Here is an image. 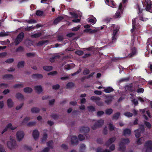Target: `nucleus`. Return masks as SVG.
<instances>
[{"label":"nucleus","mask_w":152,"mask_h":152,"mask_svg":"<svg viewBox=\"0 0 152 152\" xmlns=\"http://www.w3.org/2000/svg\"><path fill=\"white\" fill-rule=\"evenodd\" d=\"M88 22L92 24H95L96 22V19L95 18H88L87 19Z\"/></svg>","instance_id":"nucleus-26"},{"label":"nucleus","mask_w":152,"mask_h":152,"mask_svg":"<svg viewBox=\"0 0 152 152\" xmlns=\"http://www.w3.org/2000/svg\"><path fill=\"white\" fill-rule=\"evenodd\" d=\"M42 34L41 33L39 32L36 33L32 35L31 36L32 38H37L39 37Z\"/></svg>","instance_id":"nucleus-35"},{"label":"nucleus","mask_w":152,"mask_h":152,"mask_svg":"<svg viewBox=\"0 0 152 152\" xmlns=\"http://www.w3.org/2000/svg\"><path fill=\"white\" fill-rule=\"evenodd\" d=\"M7 106L9 108H12L14 106V102L11 98H9L7 99Z\"/></svg>","instance_id":"nucleus-14"},{"label":"nucleus","mask_w":152,"mask_h":152,"mask_svg":"<svg viewBox=\"0 0 152 152\" xmlns=\"http://www.w3.org/2000/svg\"><path fill=\"white\" fill-rule=\"evenodd\" d=\"M113 110L111 109H109L106 110L105 111L107 115H110L113 113Z\"/></svg>","instance_id":"nucleus-41"},{"label":"nucleus","mask_w":152,"mask_h":152,"mask_svg":"<svg viewBox=\"0 0 152 152\" xmlns=\"http://www.w3.org/2000/svg\"><path fill=\"white\" fill-rule=\"evenodd\" d=\"M89 131V129L87 127H82L80 128V133L83 134H85L87 133Z\"/></svg>","instance_id":"nucleus-15"},{"label":"nucleus","mask_w":152,"mask_h":152,"mask_svg":"<svg viewBox=\"0 0 152 152\" xmlns=\"http://www.w3.org/2000/svg\"><path fill=\"white\" fill-rule=\"evenodd\" d=\"M32 135L34 138L35 140L37 139L39 137V133L38 131L37 130H34L32 133Z\"/></svg>","instance_id":"nucleus-16"},{"label":"nucleus","mask_w":152,"mask_h":152,"mask_svg":"<svg viewBox=\"0 0 152 152\" xmlns=\"http://www.w3.org/2000/svg\"><path fill=\"white\" fill-rule=\"evenodd\" d=\"M116 138L115 137L110 138L105 143V145L107 146H108L114 142Z\"/></svg>","instance_id":"nucleus-12"},{"label":"nucleus","mask_w":152,"mask_h":152,"mask_svg":"<svg viewBox=\"0 0 152 152\" xmlns=\"http://www.w3.org/2000/svg\"><path fill=\"white\" fill-rule=\"evenodd\" d=\"M24 49L23 47L20 46L16 49V52H20L23 51Z\"/></svg>","instance_id":"nucleus-52"},{"label":"nucleus","mask_w":152,"mask_h":152,"mask_svg":"<svg viewBox=\"0 0 152 152\" xmlns=\"http://www.w3.org/2000/svg\"><path fill=\"white\" fill-rule=\"evenodd\" d=\"M79 139L80 141H82L84 140L85 138V137L82 135L80 134L78 136Z\"/></svg>","instance_id":"nucleus-55"},{"label":"nucleus","mask_w":152,"mask_h":152,"mask_svg":"<svg viewBox=\"0 0 152 152\" xmlns=\"http://www.w3.org/2000/svg\"><path fill=\"white\" fill-rule=\"evenodd\" d=\"M112 101V97L110 96H106V100L105 102L107 104H109Z\"/></svg>","instance_id":"nucleus-22"},{"label":"nucleus","mask_w":152,"mask_h":152,"mask_svg":"<svg viewBox=\"0 0 152 152\" xmlns=\"http://www.w3.org/2000/svg\"><path fill=\"white\" fill-rule=\"evenodd\" d=\"M85 32L89 33L90 34H92V29L91 28H88L85 29L84 30Z\"/></svg>","instance_id":"nucleus-62"},{"label":"nucleus","mask_w":152,"mask_h":152,"mask_svg":"<svg viewBox=\"0 0 152 152\" xmlns=\"http://www.w3.org/2000/svg\"><path fill=\"white\" fill-rule=\"evenodd\" d=\"M131 52L129 55L128 56L129 57H132L135 55L137 53V51L136 49L135 48H133L131 49Z\"/></svg>","instance_id":"nucleus-18"},{"label":"nucleus","mask_w":152,"mask_h":152,"mask_svg":"<svg viewBox=\"0 0 152 152\" xmlns=\"http://www.w3.org/2000/svg\"><path fill=\"white\" fill-rule=\"evenodd\" d=\"M74 65L73 64H71L70 65H68L67 66H64L65 69L67 70H69L71 69L72 67H74Z\"/></svg>","instance_id":"nucleus-37"},{"label":"nucleus","mask_w":152,"mask_h":152,"mask_svg":"<svg viewBox=\"0 0 152 152\" xmlns=\"http://www.w3.org/2000/svg\"><path fill=\"white\" fill-rule=\"evenodd\" d=\"M139 19L140 20L143 21H146L148 20L147 18H143V15H139Z\"/></svg>","instance_id":"nucleus-48"},{"label":"nucleus","mask_w":152,"mask_h":152,"mask_svg":"<svg viewBox=\"0 0 152 152\" xmlns=\"http://www.w3.org/2000/svg\"><path fill=\"white\" fill-rule=\"evenodd\" d=\"M36 124V121L30 122L27 124V125L29 126H32L35 125Z\"/></svg>","instance_id":"nucleus-50"},{"label":"nucleus","mask_w":152,"mask_h":152,"mask_svg":"<svg viewBox=\"0 0 152 152\" xmlns=\"http://www.w3.org/2000/svg\"><path fill=\"white\" fill-rule=\"evenodd\" d=\"M63 18L62 17L59 16L56 18L54 20V23L55 24H57Z\"/></svg>","instance_id":"nucleus-30"},{"label":"nucleus","mask_w":152,"mask_h":152,"mask_svg":"<svg viewBox=\"0 0 152 152\" xmlns=\"http://www.w3.org/2000/svg\"><path fill=\"white\" fill-rule=\"evenodd\" d=\"M131 134V131L129 129H126L124 131V134L126 136H128Z\"/></svg>","instance_id":"nucleus-27"},{"label":"nucleus","mask_w":152,"mask_h":152,"mask_svg":"<svg viewBox=\"0 0 152 152\" xmlns=\"http://www.w3.org/2000/svg\"><path fill=\"white\" fill-rule=\"evenodd\" d=\"M86 145L83 144H81L80 146V150L81 151H83L86 149Z\"/></svg>","instance_id":"nucleus-56"},{"label":"nucleus","mask_w":152,"mask_h":152,"mask_svg":"<svg viewBox=\"0 0 152 152\" xmlns=\"http://www.w3.org/2000/svg\"><path fill=\"white\" fill-rule=\"evenodd\" d=\"M0 152H6L3 145L0 144Z\"/></svg>","instance_id":"nucleus-54"},{"label":"nucleus","mask_w":152,"mask_h":152,"mask_svg":"<svg viewBox=\"0 0 152 152\" xmlns=\"http://www.w3.org/2000/svg\"><path fill=\"white\" fill-rule=\"evenodd\" d=\"M25 135L24 132L21 130L17 131L16 134V139L18 141L20 142L23 138Z\"/></svg>","instance_id":"nucleus-5"},{"label":"nucleus","mask_w":152,"mask_h":152,"mask_svg":"<svg viewBox=\"0 0 152 152\" xmlns=\"http://www.w3.org/2000/svg\"><path fill=\"white\" fill-rule=\"evenodd\" d=\"M24 92L26 93H31L33 91L32 88L29 87H26L23 88Z\"/></svg>","instance_id":"nucleus-20"},{"label":"nucleus","mask_w":152,"mask_h":152,"mask_svg":"<svg viewBox=\"0 0 152 152\" xmlns=\"http://www.w3.org/2000/svg\"><path fill=\"white\" fill-rule=\"evenodd\" d=\"M36 14L38 16H42L43 15V12L40 10H38L36 12Z\"/></svg>","instance_id":"nucleus-53"},{"label":"nucleus","mask_w":152,"mask_h":152,"mask_svg":"<svg viewBox=\"0 0 152 152\" xmlns=\"http://www.w3.org/2000/svg\"><path fill=\"white\" fill-rule=\"evenodd\" d=\"M8 86V85L4 83H1L0 84V88H6Z\"/></svg>","instance_id":"nucleus-60"},{"label":"nucleus","mask_w":152,"mask_h":152,"mask_svg":"<svg viewBox=\"0 0 152 152\" xmlns=\"http://www.w3.org/2000/svg\"><path fill=\"white\" fill-rule=\"evenodd\" d=\"M7 125L8 128H10L12 130H15L17 128V126H13L11 123H9Z\"/></svg>","instance_id":"nucleus-32"},{"label":"nucleus","mask_w":152,"mask_h":152,"mask_svg":"<svg viewBox=\"0 0 152 152\" xmlns=\"http://www.w3.org/2000/svg\"><path fill=\"white\" fill-rule=\"evenodd\" d=\"M47 134H45L42 139V142H43L44 141H45L47 139Z\"/></svg>","instance_id":"nucleus-64"},{"label":"nucleus","mask_w":152,"mask_h":152,"mask_svg":"<svg viewBox=\"0 0 152 152\" xmlns=\"http://www.w3.org/2000/svg\"><path fill=\"white\" fill-rule=\"evenodd\" d=\"M25 62L23 61H21L19 62L17 66L18 68H22L24 67Z\"/></svg>","instance_id":"nucleus-29"},{"label":"nucleus","mask_w":152,"mask_h":152,"mask_svg":"<svg viewBox=\"0 0 152 152\" xmlns=\"http://www.w3.org/2000/svg\"><path fill=\"white\" fill-rule=\"evenodd\" d=\"M90 99L95 102L96 103L99 100H100L101 99L98 97L93 96L91 97Z\"/></svg>","instance_id":"nucleus-24"},{"label":"nucleus","mask_w":152,"mask_h":152,"mask_svg":"<svg viewBox=\"0 0 152 152\" xmlns=\"http://www.w3.org/2000/svg\"><path fill=\"white\" fill-rule=\"evenodd\" d=\"M10 92V90L9 89H6L3 91V93L4 95H6L9 93Z\"/></svg>","instance_id":"nucleus-63"},{"label":"nucleus","mask_w":152,"mask_h":152,"mask_svg":"<svg viewBox=\"0 0 152 152\" xmlns=\"http://www.w3.org/2000/svg\"><path fill=\"white\" fill-rule=\"evenodd\" d=\"M34 76L39 79L42 78L43 77L42 75L39 74H37L34 75Z\"/></svg>","instance_id":"nucleus-61"},{"label":"nucleus","mask_w":152,"mask_h":152,"mask_svg":"<svg viewBox=\"0 0 152 152\" xmlns=\"http://www.w3.org/2000/svg\"><path fill=\"white\" fill-rule=\"evenodd\" d=\"M53 142L52 141H50L47 143V145L50 148H53Z\"/></svg>","instance_id":"nucleus-42"},{"label":"nucleus","mask_w":152,"mask_h":152,"mask_svg":"<svg viewBox=\"0 0 152 152\" xmlns=\"http://www.w3.org/2000/svg\"><path fill=\"white\" fill-rule=\"evenodd\" d=\"M119 29V28L117 26L115 27V28L113 32L112 42H111V43H113L116 41L117 37V33Z\"/></svg>","instance_id":"nucleus-7"},{"label":"nucleus","mask_w":152,"mask_h":152,"mask_svg":"<svg viewBox=\"0 0 152 152\" xmlns=\"http://www.w3.org/2000/svg\"><path fill=\"white\" fill-rule=\"evenodd\" d=\"M143 151L152 152V142L151 141H149L145 142Z\"/></svg>","instance_id":"nucleus-4"},{"label":"nucleus","mask_w":152,"mask_h":152,"mask_svg":"<svg viewBox=\"0 0 152 152\" xmlns=\"http://www.w3.org/2000/svg\"><path fill=\"white\" fill-rule=\"evenodd\" d=\"M6 144L7 148L11 150L15 149L18 147L15 138L13 136L10 137L9 140L7 142Z\"/></svg>","instance_id":"nucleus-1"},{"label":"nucleus","mask_w":152,"mask_h":152,"mask_svg":"<svg viewBox=\"0 0 152 152\" xmlns=\"http://www.w3.org/2000/svg\"><path fill=\"white\" fill-rule=\"evenodd\" d=\"M104 124V121L102 119L94 121L92 128L94 130L101 127Z\"/></svg>","instance_id":"nucleus-3"},{"label":"nucleus","mask_w":152,"mask_h":152,"mask_svg":"<svg viewBox=\"0 0 152 152\" xmlns=\"http://www.w3.org/2000/svg\"><path fill=\"white\" fill-rule=\"evenodd\" d=\"M96 104L98 106H103L104 104L103 102H102L100 101V100H99L96 103Z\"/></svg>","instance_id":"nucleus-47"},{"label":"nucleus","mask_w":152,"mask_h":152,"mask_svg":"<svg viewBox=\"0 0 152 152\" xmlns=\"http://www.w3.org/2000/svg\"><path fill=\"white\" fill-rule=\"evenodd\" d=\"M145 0V4L146 6V10L151 12H152V2L150 0Z\"/></svg>","instance_id":"nucleus-6"},{"label":"nucleus","mask_w":152,"mask_h":152,"mask_svg":"<svg viewBox=\"0 0 152 152\" xmlns=\"http://www.w3.org/2000/svg\"><path fill=\"white\" fill-rule=\"evenodd\" d=\"M108 125L109 130L110 131H112L114 129L115 127L112 124H108Z\"/></svg>","instance_id":"nucleus-43"},{"label":"nucleus","mask_w":152,"mask_h":152,"mask_svg":"<svg viewBox=\"0 0 152 152\" xmlns=\"http://www.w3.org/2000/svg\"><path fill=\"white\" fill-rule=\"evenodd\" d=\"M71 142L72 144H76L77 142V139L75 136H72L71 138Z\"/></svg>","instance_id":"nucleus-17"},{"label":"nucleus","mask_w":152,"mask_h":152,"mask_svg":"<svg viewBox=\"0 0 152 152\" xmlns=\"http://www.w3.org/2000/svg\"><path fill=\"white\" fill-rule=\"evenodd\" d=\"M113 91V89L111 87H109L105 88L103 91L106 93H110Z\"/></svg>","instance_id":"nucleus-33"},{"label":"nucleus","mask_w":152,"mask_h":152,"mask_svg":"<svg viewBox=\"0 0 152 152\" xmlns=\"http://www.w3.org/2000/svg\"><path fill=\"white\" fill-rule=\"evenodd\" d=\"M75 53L79 56H81L83 54V52L80 50H78L75 52Z\"/></svg>","instance_id":"nucleus-57"},{"label":"nucleus","mask_w":152,"mask_h":152,"mask_svg":"<svg viewBox=\"0 0 152 152\" xmlns=\"http://www.w3.org/2000/svg\"><path fill=\"white\" fill-rule=\"evenodd\" d=\"M57 72L56 71H54L50 72L48 74V75H51L52 76H54L56 75Z\"/></svg>","instance_id":"nucleus-51"},{"label":"nucleus","mask_w":152,"mask_h":152,"mask_svg":"<svg viewBox=\"0 0 152 152\" xmlns=\"http://www.w3.org/2000/svg\"><path fill=\"white\" fill-rule=\"evenodd\" d=\"M14 61V59L12 58H9L6 60L5 61V62L7 63H11L13 62Z\"/></svg>","instance_id":"nucleus-49"},{"label":"nucleus","mask_w":152,"mask_h":152,"mask_svg":"<svg viewBox=\"0 0 152 152\" xmlns=\"http://www.w3.org/2000/svg\"><path fill=\"white\" fill-rule=\"evenodd\" d=\"M24 37V34L23 32L20 33L17 37L14 43L16 45H18L22 41Z\"/></svg>","instance_id":"nucleus-8"},{"label":"nucleus","mask_w":152,"mask_h":152,"mask_svg":"<svg viewBox=\"0 0 152 152\" xmlns=\"http://www.w3.org/2000/svg\"><path fill=\"white\" fill-rule=\"evenodd\" d=\"M30 118L29 117H26L23 121L21 122V124H26L28 121L30 120Z\"/></svg>","instance_id":"nucleus-23"},{"label":"nucleus","mask_w":152,"mask_h":152,"mask_svg":"<svg viewBox=\"0 0 152 152\" xmlns=\"http://www.w3.org/2000/svg\"><path fill=\"white\" fill-rule=\"evenodd\" d=\"M144 130V126L142 125L141 126L140 128L139 129L135 130V136L137 138H138L140 136L142 132H143Z\"/></svg>","instance_id":"nucleus-9"},{"label":"nucleus","mask_w":152,"mask_h":152,"mask_svg":"<svg viewBox=\"0 0 152 152\" xmlns=\"http://www.w3.org/2000/svg\"><path fill=\"white\" fill-rule=\"evenodd\" d=\"M88 110L90 112H93L95 111V108L94 106H88L87 108Z\"/></svg>","instance_id":"nucleus-31"},{"label":"nucleus","mask_w":152,"mask_h":152,"mask_svg":"<svg viewBox=\"0 0 152 152\" xmlns=\"http://www.w3.org/2000/svg\"><path fill=\"white\" fill-rule=\"evenodd\" d=\"M129 142V140L128 139H122L121 140L119 144L118 150L121 151H124L125 149V144Z\"/></svg>","instance_id":"nucleus-2"},{"label":"nucleus","mask_w":152,"mask_h":152,"mask_svg":"<svg viewBox=\"0 0 152 152\" xmlns=\"http://www.w3.org/2000/svg\"><path fill=\"white\" fill-rule=\"evenodd\" d=\"M137 19L136 18H135L133 19L132 21V28L131 29V32H133L134 31L135 29H138V26L136 24V21Z\"/></svg>","instance_id":"nucleus-10"},{"label":"nucleus","mask_w":152,"mask_h":152,"mask_svg":"<svg viewBox=\"0 0 152 152\" xmlns=\"http://www.w3.org/2000/svg\"><path fill=\"white\" fill-rule=\"evenodd\" d=\"M10 32H1L0 33V37H3L5 36H7L9 35Z\"/></svg>","instance_id":"nucleus-39"},{"label":"nucleus","mask_w":152,"mask_h":152,"mask_svg":"<svg viewBox=\"0 0 152 152\" xmlns=\"http://www.w3.org/2000/svg\"><path fill=\"white\" fill-rule=\"evenodd\" d=\"M2 78L5 80H10L13 79V76L11 75H6L3 76Z\"/></svg>","instance_id":"nucleus-19"},{"label":"nucleus","mask_w":152,"mask_h":152,"mask_svg":"<svg viewBox=\"0 0 152 152\" xmlns=\"http://www.w3.org/2000/svg\"><path fill=\"white\" fill-rule=\"evenodd\" d=\"M124 115L128 117H132L133 115V114L128 112H126L124 113Z\"/></svg>","instance_id":"nucleus-38"},{"label":"nucleus","mask_w":152,"mask_h":152,"mask_svg":"<svg viewBox=\"0 0 152 152\" xmlns=\"http://www.w3.org/2000/svg\"><path fill=\"white\" fill-rule=\"evenodd\" d=\"M120 113L119 112H117L113 116V118L114 119H117L120 115Z\"/></svg>","instance_id":"nucleus-36"},{"label":"nucleus","mask_w":152,"mask_h":152,"mask_svg":"<svg viewBox=\"0 0 152 152\" xmlns=\"http://www.w3.org/2000/svg\"><path fill=\"white\" fill-rule=\"evenodd\" d=\"M108 4L109 5H110L111 7H114L115 5V2L112 0L110 1Z\"/></svg>","instance_id":"nucleus-46"},{"label":"nucleus","mask_w":152,"mask_h":152,"mask_svg":"<svg viewBox=\"0 0 152 152\" xmlns=\"http://www.w3.org/2000/svg\"><path fill=\"white\" fill-rule=\"evenodd\" d=\"M143 142V138H140L138 140L137 142V144L138 145H140Z\"/></svg>","instance_id":"nucleus-45"},{"label":"nucleus","mask_w":152,"mask_h":152,"mask_svg":"<svg viewBox=\"0 0 152 152\" xmlns=\"http://www.w3.org/2000/svg\"><path fill=\"white\" fill-rule=\"evenodd\" d=\"M80 25H79L77 26L76 27H75L73 28H72L71 29V30L74 31H78L80 28Z\"/></svg>","instance_id":"nucleus-44"},{"label":"nucleus","mask_w":152,"mask_h":152,"mask_svg":"<svg viewBox=\"0 0 152 152\" xmlns=\"http://www.w3.org/2000/svg\"><path fill=\"white\" fill-rule=\"evenodd\" d=\"M110 151H114L115 148V146L114 144H112L109 148Z\"/></svg>","instance_id":"nucleus-58"},{"label":"nucleus","mask_w":152,"mask_h":152,"mask_svg":"<svg viewBox=\"0 0 152 152\" xmlns=\"http://www.w3.org/2000/svg\"><path fill=\"white\" fill-rule=\"evenodd\" d=\"M15 97L17 99L19 100H23L24 99V97L23 95L19 92L15 94Z\"/></svg>","instance_id":"nucleus-13"},{"label":"nucleus","mask_w":152,"mask_h":152,"mask_svg":"<svg viewBox=\"0 0 152 152\" xmlns=\"http://www.w3.org/2000/svg\"><path fill=\"white\" fill-rule=\"evenodd\" d=\"M43 69L45 70L49 71L53 69V67L52 66H45L43 67Z\"/></svg>","instance_id":"nucleus-34"},{"label":"nucleus","mask_w":152,"mask_h":152,"mask_svg":"<svg viewBox=\"0 0 152 152\" xmlns=\"http://www.w3.org/2000/svg\"><path fill=\"white\" fill-rule=\"evenodd\" d=\"M40 110L37 107H33L32 108L31 110V112L35 113H38Z\"/></svg>","instance_id":"nucleus-25"},{"label":"nucleus","mask_w":152,"mask_h":152,"mask_svg":"<svg viewBox=\"0 0 152 152\" xmlns=\"http://www.w3.org/2000/svg\"><path fill=\"white\" fill-rule=\"evenodd\" d=\"M48 42V40H42L39 42L37 44L38 45H40L46 44Z\"/></svg>","instance_id":"nucleus-40"},{"label":"nucleus","mask_w":152,"mask_h":152,"mask_svg":"<svg viewBox=\"0 0 152 152\" xmlns=\"http://www.w3.org/2000/svg\"><path fill=\"white\" fill-rule=\"evenodd\" d=\"M34 89L37 93L39 94L41 93L43 91L42 88L41 86H36L34 87Z\"/></svg>","instance_id":"nucleus-11"},{"label":"nucleus","mask_w":152,"mask_h":152,"mask_svg":"<svg viewBox=\"0 0 152 152\" xmlns=\"http://www.w3.org/2000/svg\"><path fill=\"white\" fill-rule=\"evenodd\" d=\"M24 85L23 83L17 84L14 85L13 86V88H21L24 87Z\"/></svg>","instance_id":"nucleus-21"},{"label":"nucleus","mask_w":152,"mask_h":152,"mask_svg":"<svg viewBox=\"0 0 152 152\" xmlns=\"http://www.w3.org/2000/svg\"><path fill=\"white\" fill-rule=\"evenodd\" d=\"M74 84L72 82H69L67 84L66 86V88H71L75 86Z\"/></svg>","instance_id":"nucleus-28"},{"label":"nucleus","mask_w":152,"mask_h":152,"mask_svg":"<svg viewBox=\"0 0 152 152\" xmlns=\"http://www.w3.org/2000/svg\"><path fill=\"white\" fill-rule=\"evenodd\" d=\"M70 14L72 16V17L74 18H77L78 17V16L75 13L70 12Z\"/></svg>","instance_id":"nucleus-59"}]
</instances>
